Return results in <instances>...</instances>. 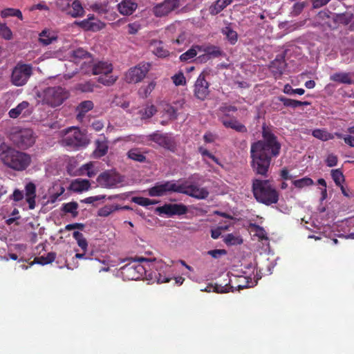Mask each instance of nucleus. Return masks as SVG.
Here are the masks:
<instances>
[{"mask_svg":"<svg viewBox=\"0 0 354 354\" xmlns=\"http://www.w3.org/2000/svg\"><path fill=\"white\" fill-rule=\"evenodd\" d=\"M13 140L18 147L24 149L31 147L35 142L33 131L30 129H25L15 133Z\"/></svg>","mask_w":354,"mask_h":354,"instance_id":"nucleus-12","label":"nucleus"},{"mask_svg":"<svg viewBox=\"0 0 354 354\" xmlns=\"http://www.w3.org/2000/svg\"><path fill=\"white\" fill-rule=\"evenodd\" d=\"M0 37L6 40L12 39V32L6 24H0Z\"/></svg>","mask_w":354,"mask_h":354,"instance_id":"nucleus-48","label":"nucleus"},{"mask_svg":"<svg viewBox=\"0 0 354 354\" xmlns=\"http://www.w3.org/2000/svg\"><path fill=\"white\" fill-rule=\"evenodd\" d=\"M0 160L6 167L17 171L26 169L31 163L29 154L17 151L5 142L0 145Z\"/></svg>","mask_w":354,"mask_h":354,"instance_id":"nucleus-3","label":"nucleus"},{"mask_svg":"<svg viewBox=\"0 0 354 354\" xmlns=\"http://www.w3.org/2000/svg\"><path fill=\"white\" fill-rule=\"evenodd\" d=\"M222 33L225 35L231 44H234L238 39L237 32L230 26H226L222 29Z\"/></svg>","mask_w":354,"mask_h":354,"instance_id":"nucleus-36","label":"nucleus"},{"mask_svg":"<svg viewBox=\"0 0 354 354\" xmlns=\"http://www.w3.org/2000/svg\"><path fill=\"white\" fill-rule=\"evenodd\" d=\"M330 1L328 0H313V8H319L326 5Z\"/></svg>","mask_w":354,"mask_h":354,"instance_id":"nucleus-63","label":"nucleus"},{"mask_svg":"<svg viewBox=\"0 0 354 354\" xmlns=\"http://www.w3.org/2000/svg\"><path fill=\"white\" fill-rule=\"evenodd\" d=\"M25 196L26 201L28 204V207L30 209H33L35 208L36 203V185L32 183H28L25 186Z\"/></svg>","mask_w":354,"mask_h":354,"instance_id":"nucleus-19","label":"nucleus"},{"mask_svg":"<svg viewBox=\"0 0 354 354\" xmlns=\"http://www.w3.org/2000/svg\"><path fill=\"white\" fill-rule=\"evenodd\" d=\"M226 7L221 0H217L209 7V12L212 15H216Z\"/></svg>","mask_w":354,"mask_h":354,"instance_id":"nucleus-45","label":"nucleus"},{"mask_svg":"<svg viewBox=\"0 0 354 354\" xmlns=\"http://www.w3.org/2000/svg\"><path fill=\"white\" fill-rule=\"evenodd\" d=\"M198 152L201 154L203 157H208L217 165H220L218 158H216L212 153H211L207 149L204 148L203 147H198Z\"/></svg>","mask_w":354,"mask_h":354,"instance_id":"nucleus-51","label":"nucleus"},{"mask_svg":"<svg viewBox=\"0 0 354 354\" xmlns=\"http://www.w3.org/2000/svg\"><path fill=\"white\" fill-rule=\"evenodd\" d=\"M150 64H144L131 68L125 74V80L128 83H137L140 82L149 70Z\"/></svg>","mask_w":354,"mask_h":354,"instance_id":"nucleus-13","label":"nucleus"},{"mask_svg":"<svg viewBox=\"0 0 354 354\" xmlns=\"http://www.w3.org/2000/svg\"><path fill=\"white\" fill-rule=\"evenodd\" d=\"M38 96L41 99L42 104L55 108L62 104L68 98L69 93L64 88L55 86L44 88Z\"/></svg>","mask_w":354,"mask_h":354,"instance_id":"nucleus-6","label":"nucleus"},{"mask_svg":"<svg viewBox=\"0 0 354 354\" xmlns=\"http://www.w3.org/2000/svg\"><path fill=\"white\" fill-rule=\"evenodd\" d=\"M344 141L349 147H354V136L352 135H346L344 137Z\"/></svg>","mask_w":354,"mask_h":354,"instance_id":"nucleus-64","label":"nucleus"},{"mask_svg":"<svg viewBox=\"0 0 354 354\" xmlns=\"http://www.w3.org/2000/svg\"><path fill=\"white\" fill-rule=\"evenodd\" d=\"M132 201L136 203V204L143 206V207H147L150 205H155V204L158 203V201L156 200H151V199L145 198V197H141V196L133 197L132 198Z\"/></svg>","mask_w":354,"mask_h":354,"instance_id":"nucleus-44","label":"nucleus"},{"mask_svg":"<svg viewBox=\"0 0 354 354\" xmlns=\"http://www.w3.org/2000/svg\"><path fill=\"white\" fill-rule=\"evenodd\" d=\"M203 182L202 176L194 174L185 183L178 185V193H183L197 199H205L209 193L206 187L201 186Z\"/></svg>","mask_w":354,"mask_h":354,"instance_id":"nucleus-5","label":"nucleus"},{"mask_svg":"<svg viewBox=\"0 0 354 354\" xmlns=\"http://www.w3.org/2000/svg\"><path fill=\"white\" fill-rule=\"evenodd\" d=\"M223 241L227 245L231 246L241 244L243 243V239L239 235L228 234L224 237Z\"/></svg>","mask_w":354,"mask_h":354,"instance_id":"nucleus-37","label":"nucleus"},{"mask_svg":"<svg viewBox=\"0 0 354 354\" xmlns=\"http://www.w3.org/2000/svg\"><path fill=\"white\" fill-rule=\"evenodd\" d=\"M243 280L245 281V284H239L236 287L234 288V286H231L229 283H225V285L222 284H214L213 292L216 293H226L230 291L234 292V288L237 290H242L243 288L248 287V281H245V278L240 277L239 281Z\"/></svg>","mask_w":354,"mask_h":354,"instance_id":"nucleus-18","label":"nucleus"},{"mask_svg":"<svg viewBox=\"0 0 354 354\" xmlns=\"http://www.w3.org/2000/svg\"><path fill=\"white\" fill-rule=\"evenodd\" d=\"M177 192V185L173 181L156 183L148 189V194L151 197L162 196Z\"/></svg>","mask_w":354,"mask_h":354,"instance_id":"nucleus-11","label":"nucleus"},{"mask_svg":"<svg viewBox=\"0 0 354 354\" xmlns=\"http://www.w3.org/2000/svg\"><path fill=\"white\" fill-rule=\"evenodd\" d=\"M312 135L313 137L319 139L322 141H327L334 139V135L328 133L325 129H317L313 131Z\"/></svg>","mask_w":354,"mask_h":354,"instance_id":"nucleus-31","label":"nucleus"},{"mask_svg":"<svg viewBox=\"0 0 354 354\" xmlns=\"http://www.w3.org/2000/svg\"><path fill=\"white\" fill-rule=\"evenodd\" d=\"M177 6V0H165L164 2L154 6L153 14L156 17L167 15Z\"/></svg>","mask_w":354,"mask_h":354,"instance_id":"nucleus-16","label":"nucleus"},{"mask_svg":"<svg viewBox=\"0 0 354 354\" xmlns=\"http://www.w3.org/2000/svg\"><path fill=\"white\" fill-rule=\"evenodd\" d=\"M331 177L337 186L341 185L345 180L343 172L339 169H332Z\"/></svg>","mask_w":354,"mask_h":354,"instance_id":"nucleus-41","label":"nucleus"},{"mask_svg":"<svg viewBox=\"0 0 354 354\" xmlns=\"http://www.w3.org/2000/svg\"><path fill=\"white\" fill-rule=\"evenodd\" d=\"M78 208V204L77 202H70L67 203H64L62 206V211L65 213H71L73 217H76L78 215V212L77 211Z\"/></svg>","mask_w":354,"mask_h":354,"instance_id":"nucleus-39","label":"nucleus"},{"mask_svg":"<svg viewBox=\"0 0 354 354\" xmlns=\"http://www.w3.org/2000/svg\"><path fill=\"white\" fill-rule=\"evenodd\" d=\"M196 55V50L194 48L189 49L187 52L184 53L180 56L181 61H189L193 59Z\"/></svg>","mask_w":354,"mask_h":354,"instance_id":"nucleus-54","label":"nucleus"},{"mask_svg":"<svg viewBox=\"0 0 354 354\" xmlns=\"http://www.w3.org/2000/svg\"><path fill=\"white\" fill-rule=\"evenodd\" d=\"M156 212L160 216L167 215L171 216L177 214V204H166L156 208Z\"/></svg>","mask_w":354,"mask_h":354,"instance_id":"nucleus-26","label":"nucleus"},{"mask_svg":"<svg viewBox=\"0 0 354 354\" xmlns=\"http://www.w3.org/2000/svg\"><path fill=\"white\" fill-rule=\"evenodd\" d=\"M72 9L68 12V14L74 18L84 15V10L81 2L79 0H75L71 3Z\"/></svg>","mask_w":354,"mask_h":354,"instance_id":"nucleus-27","label":"nucleus"},{"mask_svg":"<svg viewBox=\"0 0 354 354\" xmlns=\"http://www.w3.org/2000/svg\"><path fill=\"white\" fill-rule=\"evenodd\" d=\"M120 209H121V207H120L118 205H106L98 209L97 216L101 217H106L111 213Z\"/></svg>","mask_w":354,"mask_h":354,"instance_id":"nucleus-33","label":"nucleus"},{"mask_svg":"<svg viewBox=\"0 0 354 354\" xmlns=\"http://www.w3.org/2000/svg\"><path fill=\"white\" fill-rule=\"evenodd\" d=\"M219 111L221 112L223 115L222 117L230 118V112H236L238 109L235 106L227 105V104H223L219 107Z\"/></svg>","mask_w":354,"mask_h":354,"instance_id":"nucleus-49","label":"nucleus"},{"mask_svg":"<svg viewBox=\"0 0 354 354\" xmlns=\"http://www.w3.org/2000/svg\"><path fill=\"white\" fill-rule=\"evenodd\" d=\"M24 197L22 191H20L18 189L14 190L12 194L10 196V199L13 200L15 202H19L21 201Z\"/></svg>","mask_w":354,"mask_h":354,"instance_id":"nucleus-60","label":"nucleus"},{"mask_svg":"<svg viewBox=\"0 0 354 354\" xmlns=\"http://www.w3.org/2000/svg\"><path fill=\"white\" fill-rule=\"evenodd\" d=\"M91 187V183L87 179L77 178L74 180L70 186L71 190L74 192L80 193L84 191H88Z\"/></svg>","mask_w":354,"mask_h":354,"instance_id":"nucleus-22","label":"nucleus"},{"mask_svg":"<svg viewBox=\"0 0 354 354\" xmlns=\"http://www.w3.org/2000/svg\"><path fill=\"white\" fill-rule=\"evenodd\" d=\"M292 184L297 188L301 189L313 184V180L308 177H304L292 181Z\"/></svg>","mask_w":354,"mask_h":354,"instance_id":"nucleus-46","label":"nucleus"},{"mask_svg":"<svg viewBox=\"0 0 354 354\" xmlns=\"http://www.w3.org/2000/svg\"><path fill=\"white\" fill-rule=\"evenodd\" d=\"M106 198V195H98L95 196L87 197L83 200H81V203L86 204H94L95 202L104 200Z\"/></svg>","mask_w":354,"mask_h":354,"instance_id":"nucleus-55","label":"nucleus"},{"mask_svg":"<svg viewBox=\"0 0 354 354\" xmlns=\"http://www.w3.org/2000/svg\"><path fill=\"white\" fill-rule=\"evenodd\" d=\"M219 120L225 128L232 129L239 133H248L247 127L243 124L241 123L235 117H221L219 118Z\"/></svg>","mask_w":354,"mask_h":354,"instance_id":"nucleus-15","label":"nucleus"},{"mask_svg":"<svg viewBox=\"0 0 354 354\" xmlns=\"http://www.w3.org/2000/svg\"><path fill=\"white\" fill-rule=\"evenodd\" d=\"M330 80L340 84H352L353 83L350 73H335L330 76Z\"/></svg>","mask_w":354,"mask_h":354,"instance_id":"nucleus-23","label":"nucleus"},{"mask_svg":"<svg viewBox=\"0 0 354 354\" xmlns=\"http://www.w3.org/2000/svg\"><path fill=\"white\" fill-rule=\"evenodd\" d=\"M252 227L254 229V232H256V235L261 239V240H268V236L266 230L264 228L261 226H259L257 224H253Z\"/></svg>","mask_w":354,"mask_h":354,"instance_id":"nucleus-52","label":"nucleus"},{"mask_svg":"<svg viewBox=\"0 0 354 354\" xmlns=\"http://www.w3.org/2000/svg\"><path fill=\"white\" fill-rule=\"evenodd\" d=\"M77 25L85 30L97 31L103 27V24L100 21H91L87 19H84L77 23Z\"/></svg>","mask_w":354,"mask_h":354,"instance_id":"nucleus-24","label":"nucleus"},{"mask_svg":"<svg viewBox=\"0 0 354 354\" xmlns=\"http://www.w3.org/2000/svg\"><path fill=\"white\" fill-rule=\"evenodd\" d=\"M336 23L343 25H349L351 30H354V13L344 12L337 14L333 18Z\"/></svg>","mask_w":354,"mask_h":354,"instance_id":"nucleus-20","label":"nucleus"},{"mask_svg":"<svg viewBox=\"0 0 354 354\" xmlns=\"http://www.w3.org/2000/svg\"><path fill=\"white\" fill-rule=\"evenodd\" d=\"M73 237L76 240L77 245L81 248L83 252H86L87 251L88 242L83 234L78 231H75L73 233Z\"/></svg>","mask_w":354,"mask_h":354,"instance_id":"nucleus-38","label":"nucleus"},{"mask_svg":"<svg viewBox=\"0 0 354 354\" xmlns=\"http://www.w3.org/2000/svg\"><path fill=\"white\" fill-rule=\"evenodd\" d=\"M62 145L71 149H77L86 146L88 142L85 134L77 127H70L64 129Z\"/></svg>","mask_w":354,"mask_h":354,"instance_id":"nucleus-7","label":"nucleus"},{"mask_svg":"<svg viewBox=\"0 0 354 354\" xmlns=\"http://www.w3.org/2000/svg\"><path fill=\"white\" fill-rule=\"evenodd\" d=\"M277 100L282 102L284 106L290 107L292 109L297 108V104H299L298 100L287 98L282 95L277 97Z\"/></svg>","mask_w":354,"mask_h":354,"instance_id":"nucleus-47","label":"nucleus"},{"mask_svg":"<svg viewBox=\"0 0 354 354\" xmlns=\"http://www.w3.org/2000/svg\"><path fill=\"white\" fill-rule=\"evenodd\" d=\"M1 16L3 18H7L8 17H17L20 20H23V15L20 10L15 8H5L1 10Z\"/></svg>","mask_w":354,"mask_h":354,"instance_id":"nucleus-35","label":"nucleus"},{"mask_svg":"<svg viewBox=\"0 0 354 354\" xmlns=\"http://www.w3.org/2000/svg\"><path fill=\"white\" fill-rule=\"evenodd\" d=\"M84 225L83 223H80L68 224V225H66L65 227V230H68V231L75 230V229L82 230H84Z\"/></svg>","mask_w":354,"mask_h":354,"instance_id":"nucleus-62","label":"nucleus"},{"mask_svg":"<svg viewBox=\"0 0 354 354\" xmlns=\"http://www.w3.org/2000/svg\"><path fill=\"white\" fill-rule=\"evenodd\" d=\"M156 112V109L155 106L151 104L150 106H147L145 108L143 115L145 118H149L152 117L155 114Z\"/></svg>","mask_w":354,"mask_h":354,"instance_id":"nucleus-61","label":"nucleus"},{"mask_svg":"<svg viewBox=\"0 0 354 354\" xmlns=\"http://www.w3.org/2000/svg\"><path fill=\"white\" fill-rule=\"evenodd\" d=\"M56 258V253L51 252H48L46 257L41 256L38 257H35L34 261L30 263V266H32L35 263L46 265L48 263H50L55 261Z\"/></svg>","mask_w":354,"mask_h":354,"instance_id":"nucleus-28","label":"nucleus"},{"mask_svg":"<svg viewBox=\"0 0 354 354\" xmlns=\"http://www.w3.org/2000/svg\"><path fill=\"white\" fill-rule=\"evenodd\" d=\"M97 147L94 151V155L97 158L105 156L108 151V146L104 142L97 141Z\"/></svg>","mask_w":354,"mask_h":354,"instance_id":"nucleus-43","label":"nucleus"},{"mask_svg":"<svg viewBox=\"0 0 354 354\" xmlns=\"http://www.w3.org/2000/svg\"><path fill=\"white\" fill-rule=\"evenodd\" d=\"M286 67V63L283 56L278 55L277 57L270 63V68L275 78H278L281 76Z\"/></svg>","mask_w":354,"mask_h":354,"instance_id":"nucleus-17","label":"nucleus"},{"mask_svg":"<svg viewBox=\"0 0 354 354\" xmlns=\"http://www.w3.org/2000/svg\"><path fill=\"white\" fill-rule=\"evenodd\" d=\"M70 0H57L56 6L62 11H67L70 8Z\"/></svg>","mask_w":354,"mask_h":354,"instance_id":"nucleus-58","label":"nucleus"},{"mask_svg":"<svg viewBox=\"0 0 354 354\" xmlns=\"http://www.w3.org/2000/svg\"><path fill=\"white\" fill-rule=\"evenodd\" d=\"M32 74V66L30 64L19 62L13 68L10 82L16 86L25 85Z\"/></svg>","mask_w":354,"mask_h":354,"instance_id":"nucleus-8","label":"nucleus"},{"mask_svg":"<svg viewBox=\"0 0 354 354\" xmlns=\"http://www.w3.org/2000/svg\"><path fill=\"white\" fill-rule=\"evenodd\" d=\"M252 192L256 200L266 205L277 203L279 194L268 180L254 179Z\"/></svg>","mask_w":354,"mask_h":354,"instance_id":"nucleus-4","label":"nucleus"},{"mask_svg":"<svg viewBox=\"0 0 354 354\" xmlns=\"http://www.w3.org/2000/svg\"><path fill=\"white\" fill-rule=\"evenodd\" d=\"M127 156L129 158L140 162H144L146 160L145 156L137 148L130 149L127 153Z\"/></svg>","mask_w":354,"mask_h":354,"instance_id":"nucleus-34","label":"nucleus"},{"mask_svg":"<svg viewBox=\"0 0 354 354\" xmlns=\"http://www.w3.org/2000/svg\"><path fill=\"white\" fill-rule=\"evenodd\" d=\"M151 140L164 147H168L169 139L165 136L160 133H153L151 135Z\"/></svg>","mask_w":354,"mask_h":354,"instance_id":"nucleus-42","label":"nucleus"},{"mask_svg":"<svg viewBox=\"0 0 354 354\" xmlns=\"http://www.w3.org/2000/svg\"><path fill=\"white\" fill-rule=\"evenodd\" d=\"M195 95L200 100H205L209 95V84L205 79V75L201 73L195 83Z\"/></svg>","mask_w":354,"mask_h":354,"instance_id":"nucleus-14","label":"nucleus"},{"mask_svg":"<svg viewBox=\"0 0 354 354\" xmlns=\"http://www.w3.org/2000/svg\"><path fill=\"white\" fill-rule=\"evenodd\" d=\"M113 71V66L107 62H98L93 66V74L104 75L98 78V82L104 85L109 86L116 81V77L108 76Z\"/></svg>","mask_w":354,"mask_h":354,"instance_id":"nucleus-9","label":"nucleus"},{"mask_svg":"<svg viewBox=\"0 0 354 354\" xmlns=\"http://www.w3.org/2000/svg\"><path fill=\"white\" fill-rule=\"evenodd\" d=\"M137 8V3L132 0H122L118 5V9L123 15H131Z\"/></svg>","mask_w":354,"mask_h":354,"instance_id":"nucleus-21","label":"nucleus"},{"mask_svg":"<svg viewBox=\"0 0 354 354\" xmlns=\"http://www.w3.org/2000/svg\"><path fill=\"white\" fill-rule=\"evenodd\" d=\"M153 53L159 57H165L169 55L168 50L162 46V43L159 42L158 46L153 50Z\"/></svg>","mask_w":354,"mask_h":354,"instance_id":"nucleus-53","label":"nucleus"},{"mask_svg":"<svg viewBox=\"0 0 354 354\" xmlns=\"http://www.w3.org/2000/svg\"><path fill=\"white\" fill-rule=\"evenodd\" d=\"M208 254L214 259H218L222 255L226 254L227 252L223 249H215L207 252Z\"/></svg>","mask_w":354,"mask_h":354,"instance_id":"nucleus-59","label":"nucleus"},{"mask_svg":"<svg viewBox=\"0 0 354 354\" xmlns=\"http://www.w3.org/2000/svg\"><path fill=\"white\" fill-rule=\"evenodd\" d=\"M337 156L333 153H330L328 155L326 159V163L328 167H333L337 165Z\"/></svg>","mask_w":354,"mask_h":354,"instance_id":"nucleus-57","label":"nucleus"},{"mask_svg":"<svg viewBox=\"0 0 354 354\" xmlns=\"http://www.w3.org/2000/svg\"><path fill=\"white\" fill-rule=\"evenodd\" d=\"M283 91L284 93L288 95L298 94L301 95L305 93V90L304 88H292V87L289 84H287L284 86Z\"/></svg>","mask_w":354,"mask_h":354,"instance_id":"nucleus-50","label":"nucleus"},{"mask_svg":"<svg viewBox=\"0 0 354 354\" xmlns=\"http://www.w3.org/2000/svg\"><path fill=\"white\" fill-rule=\"evenodd\" d=\"M122 181L120 175L113 170H107L101 173L97 178L98 184L104 188L115 187Z\"/></svg>","mask_w":354,"mask_h":354,"instance_id":"nucleus-10","label":"nucleus"},{"mask_svg":"<svg viewBox=\"0 0 354 354\" xmlns=\"http://www.w3.org/2000/svg\"><path fill=\"white\" fill-rule=\"evenodd\" d=\"M121 268L122 274L129 280H138L144 277L157 279L158 283H166L169 279L158 272L163 266L161 263L145 257H135Z\"/></svg>","mask_w":354,"mask_h":354,"instance_id":"nucleus-2","label":"nucleus"},{"mask_svg":"<svg viewBox=\"0 0 354 354\" xmlns=\"http://www.w3.org/2000/svg\"><path fill=\"white\" fill-rule=\"evenodd\" d=\"M93 108V103L92 101L86 100L82 102L77 107L78 112L77 117V118H84V115Z\"/></svg>","mask_w":354,"mask_h":354,"instance_id":"nucleus-29","label":"nucleus"},{"mask_svg":"<svg viewBox=\"0 0 354 354\" xmlns=\"http://www.w3.org/2000/svg\"><path fill=\"white\" fill-rule=\"evenodd\" d=\"M261 133L262 139L251 144L250 165L256 174L266 178L272 159L277 158L281 153V144L277 136L265 124L262 127Z\"/></svg>","mask_w":354,"mask_h":354,"instance_id":"nucleus-1","label":"nucleus"},{"mask_svg":"<svg viewBox=\"0 0 354 354\" xmlns=\"http://www.w3.org/2000/svg\"><path fill=\"white\" fill-rule=\"evenodd\" d=\"M57 37L50 33L49 30H44L40 34L39 40L41 44L44 46L49 45L53 41L56 40Z\"/></svg>","mask_w":354,"mask_h":354,"instance_id":"nucleus-32","label":"nucleus"},{"mask_svg":"<svg viewBox=\"0 0 354 354\" xmlns=\"http://www.w3.org/2000/svg\"><path fill=\"white\" fill-rule=\"evenodd\" d=\"M91 57V55L82 48L73 50L71 53V58L75 62H78L81 59H90Z\"/></svg>","mask_w":354,"mask_h":354,"instance_id":"nucleus-30","label":"nucleus"},{"mask_svg":"<svg viewBox=\"0 0 354 354\" xmlns=\"http://www.w3.org/2000/svg\"><path fill=\"white\" fill-rule=\"evenodd\" d=\"M156 85V82L151 81L147 86H142L138 91L139 95L143 98L147 97L155 88Z\"/></svg>","mask_w":354,"mask_h":354,"instance_id":"nucleus-40","label":"nucleus"},{"mask_svg":"<svg viewBox=\"0 0 354 354\" xmlns=\"http://www.w3.org/2000/svg\"><path fill=\"white\" fill-rule=\"evenodd\" d=\"M29 103L27 101H23L19 103L15 108L10 109L8 112V115L11 118H17L21 113L26 115V110L29 106Z\"/></svg>","mask_w":354,"mask_h":354,"instance_id":"nucleus-25","label":"nucleus"},{"mask_svg":"<svg viewBox=\"0 0 354 354\" xmlns=\"http://www.w3.org/2000/svg\"><path fill=\"white\" fill-rule=\"evenodd\" d=\"M306 5L307 3L305 1L295 3L292 7V13L295 15H299Z\"/></svg>","mask_w":354,"mask_h":354,"instance_id":"nucleus-56","label":"nucleus"}]
</instances>
